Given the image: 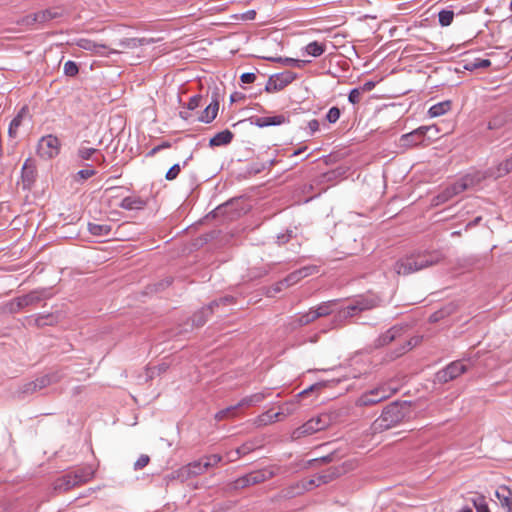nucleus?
I'll return each mask as SVG.
<instances>
[{
	"mask_svg": "<svg viewBox=\"0 0 512 512\" xmlns=\"http://www.w3.org/2000/svg\"><path fill=\"white\" fill-rule=\"evenodd\" d=\"M96 174L94 169H82L79 170L75 176V180H86Z\"/></svg>",
	"mask_w": 512,
	"mask_h": 512,
	"instance_id": "3c124183",
	"label": "nucleus"
},
{
	"mask_svg": "<svg viewBox=\"0 0 512 512\" xmlns=\"http://www.w3.org/2000/svg\"><path fill=\"white\" fill-rule=\"evenodd\" d=\"M218 306V301H212L208 306L196 311L191 317L192 325L198 328L202 327L212 315L214 308Z\"/></svg>",
	"mask_w": 512,
	"mask_h": 512,
	"instance_id": "4468645a",
	"label": "nucleus"
},
{
	"mask_svg": "<svg viewBox=\"0 0 512 512\" xmlns=\"http://www.w3.org/2000/svg\"><path fill=\"white\" fill-rule=\"evenodd\" d=\"M55 321V317L52 314L42 315L39 314L34 319V325L36 327H43L45 325H52Z\"/></svg>",
	"mask_w": 512,
	"mask_h": 512,
	"instance_id": "ea45409f",
	"label": "nucleus"
},
{
	"mask_svg": "<svg viewBox=\"0 0 512 512\" xmlns=\"http://www.w3.org/2000/svg\"><path fill=\"white\" fill-rule=\"evenodd\" d=\"M149 461H150V458L148 455H146V454L140 455V457L134 463V469L135 470L143 469L144 467H146L148 465Z\"/></svg>",
	"mask_w": 512,
	"mask_h": 512,
	"instance_id": "864d4df0",
	"label": "nucleus"
},
{
	"mask_svg": "<svg viewBox=\"0 0 512 512\" xmlns=\"http://www.w3.org/2000/svg\"><path fill=\"white\" fill-rule=\"evenodd\" d=\"M172 282H173L172 277L164 278L163 280H161L155 284V291L164 290L165 288L169 287L172 284Z\"/></svg>",
	"mask_w": 512,
	"mask_h": 512,
	"instance_id": "bf43d9fd",
	"label": "nucleus"
},
{
	"mask_svg": "<svg viewBox=\"0 0 512 512\" xmlns=\"http://www.w3.org/2000/svg\"><path fill=\"white\" fill-rule=\"evenodd\" d=\"M378 301L374 298H360L354 304L348 305L340 313L344 318L352 317L358 312L370 310L377 307Z\"/></svg>",
	"mask_w": 512,
	"mask_h": 512,
	"instance_id": "9d476101",
	"label": "nucleus"
},
{
	"mask_svg": "<svg viewBox=\"0 0 512 512\" xmlns=\"http://www.w3.org/2000/svg\"><path fill=\"white\" fill-rule=\"evenodd\" d=\"M254 450V445L252 443H244L240 447L235 450L236 457L239 458L243 455H246Z\"/></svg>",
	"mask_w": 512,
	"mask_h": 512,
	"instance_id": "de8ad7c7",
	"label": "nucleus"
},
{
	"mask_svg": "<svg viewBox=\"0 0 512 512\" xmlns=\"http://www.w3.org/2000/svg\"><path fill=\"white\" fill-rule=\"evenodd\" d=\"M51 297V293L48 289L33 290L25 295L19 296V300L22 304L23 309L30 306H36L43 300Z\"/></svg>",
	"mask_w": 512,
	"mask_h": 512,
	"instance_id": "9b49d317",
	"label": "nucleus"
},
{
	"mask_svg": "<svg viewBox=\"0 0 512 512\" xmlns=\"http://www.w3.org/2000/svg\"><path fill=\"white\" fill-rule=\"evenodd\" d=\"M335 305V301H327L321 303L317 308L313 309L315 315L318 318L328 316L333 312L332 307Z\"/></svg>",
	"mask_w": 512,
	"mask_h": 512,
	"instance_id": "2f4dec72",
	"label": "nucleus"
},
{
	"mask_svg": "<svg viewBox=\"0 0 512 512\" xmlns=\"http://www.w3.org/2000/svg\"><path fill=\"white\" fill-rule=\"evenodd\" d=\"M340 470L337 468L329 469L326 472H323L321 474L317 475V481L318 483L316 486H319L321 484H326L330 481H332L334 478L338 477L340 475Z\"/></svg>",
	"mask_w": 512,
	"mask_h": 512,
	"instance_id": "7c9ffc66",
	"label": "nucleus"
},
{
	"mask_svg": "<svg viewBox=\"0 0 512 512\" xmlns=\"http://www.w3.org/2000/svg\"><path fill=\"white\" fill-rule=\"evenodd\" d=\"M60 380V376L56 373L43 375L34 380L37 390H41L52 383L58 382Z\"/></svg>",
	"mask_w": 512,
	"mask_h": 512,
	"instance_id": "c756f323",
	"label": "nucleus"
},
{
	"mask_svg": "<svg viewBox=\"0 0 512 512\" xmlns=\"http://www.w3.org/2000/svg\"><path fill=\"white\" fill-rule=\"evenodd\" d=\"M316 319L317 317L315 315V312L313 308H311L308 312L295 316L292 324L294 328L301 327L315 321Z\"/></svg>",
	"mask_w": 512,
	"mask_h": 512,
	"instance_id": "a878e982",
	"label": "nucleus"
},
{
	"mask_svg": "<svg viewBox=\"0 0 512 512\" xmlns=\"http://www.w3.org/2000/svg\"><path fill=\"white\" fill-rule=\"evenodd\" d=\"M143 44L142 39L137 38H125L117 44V48H108L107 49V55L108 54H118L123 52L124 50L128 49H135L138 46H141Z\"/></svg>",
	"mask_w": 512,
	"mask_h": 512,
	"instance_id": "a211bd4d",
	"label": "nucleus"
},
{
	"mask_svg": "<svg viewBox=\"0 0 512 512\" xmlns=\"http://www.w3.org/2000/svg\"><path fill=\"white\" fill-rule=\"evenodd\" d=\"M270 60L272 61H278V62H282L288 66H297V67H300V61L299 60H296V59H293V58H270Z\"/></svg>",
	"mask_w": 512,
	"mask_h": 512,
	"instance_id": "680f3d73",
	"label": "nucleus"
},
{
	"mask_svg": "<svg viewBox=\"0 0 512 512\" xmlns=\"http://www.w3.org/2000/svg\"><path fill=\"white\" fill-rule=\"evenodd\" d=\"M471 183V179L462 178L459 181L453 183L451 186L447 187L439 196L438 199L442 202L447 201L451 197L464 192Z\"/></svg>",
	"mask_w": 512,
	"mask_h": 512,
	"instance_id": "ddd939ff",
	"label": "nucleus"
},
{
	"mask_svg": "<svg viewBox=\"0 0 512 512\" xmlns=\"http://www.w3.org/2000/svg\"><path fill=\"white\" fill-rule=\"evenodd\" d=\"M238 409L239 408H238L237 404L233 405V406H230V407H227L225 409H222V410H220L219 412H217L215 414V419L217 421H221L223 419L234 417V416H236V411Z\"/></svg>",
	"mask_w": 512,
	"mask_h": 512,
	"instance_id": "e433bc0d",
	"label": "nucleus"
},
{
	"mask_svg": "<svg viewBox=\"0 0 512 512\" xmlns=\"http://www.w3.org/2000/svg\"><path fill=\"white\" fill-rule=\"evenodd\" d=\"M491 65V61L489 59H476L474 62L466 64L464 66L467 70H474L478 68H487Z\"/></svg>",
	"mask_w": 512,
	"mask_h": 512,
	"instance_id": "79ce46f5",
	"label": "nucleus"
},
{
	"mask_svg": "<svg viewBox=\"0 0 512 512\" xmlns=\"http://www.w3.org/2000/svg\"><path fill=\"white\" fill-rule=\"evenodd\" d=\"M219 110V101L214 99L201 113L199 117V121L204 123L212 122L218 113Z\"/></svg>",
	"mask_w": 512,
	"mask_h": 512,
	"instance_id": "5701e85b",
	"label": "nucleus"
},
{
	"mask_svg": "<svg viewBox=\"0 0 512 512\" xmlns=\"http://www.w3.org/2000/svg\"><path fill=\"white\" fill-rule=\"evenodd\" d=\"M430 129V126H421L410 133L402 135L400 139L401 145L404 147H412L421 144Z\"/></svg>",
	"mask_w": 512,
	"mask_h": 512,
	"instance_id": "f8f14e48",
	"label": "nucleus"
},
{
	"mask_svg": "<svg viewBox=\"0 0 512 512\" xmlns=\"http://www.w3.org/2000/svg\"><path fill=\"white\" fill-rule=\"evenodd\" d=\"M361 95H362V93H361L360 89L354 88L350 91L348 100L353 105L358 104L361 100Z\"/></svg>",
	"mask_w": 512,
	"mask_h": 512,
	"instance_id": "6e6d98bb",
	"label": "nucleus"
},
{
	"mask_svg": "<svg viewBox=\"0 0 512 512\" xmlns=\"http://www.w3.org/2000/svg\"><path fill=\"white\" fill-rule=\"evenodd\" d=\"M203 459L206 462V465L209 469L211 467L218 465V463L221 462L222 457L219 454H213V455L205 456Z\"/></svg>",
	"mask_w": 512,
	"mask_h": 512,
	"instance_id": "8fccbe9b",
	"label": "nucleus"
},
{
	"mask_svg": "<svg viewBox=\"0 0 512 512\" xmlns=\"http://www.w3.org/2000/svg\"><path fill=\"white\" fill-rule=\"evenodd\" d=\"M201 100H202L201 95H195V96L191 97L187 104L188 110H194L197 107H199Z\"/></svg>",
	"mask_w": 512,
	"mask_h": 512,
	"instance_id": "e2e57ef3",
	"label": "nucleus"
},
{
	"mask_svg": "<svg viewBox=\"0 0 512 512\" xmlns=\"http://www.w3.org/2000/svg\"><path fill=\"white\" fill-rule=\"evenodd\" d=\"M495 496L500 502L502 508L506 512H512V491L507 486H501L496 492Z\"/></svg>",
	"mask_w": 512,
	"mask_h": 512,
	"instance_id": "6ab92c4d",
	"label": "nucleus"
},
{
	"mask_svg": "<svg viewBox=\"0 0 512 512\" xmlns=\"http://www.w3.org/2000/svg\"><path fill=\"white\" fill-rule=\"evenodd\" d=\"M233 137V133L230 130L225 129L221 132H218L215 136H213L209 141V145L211 147L228 145L231 143Z\"/></svg>",
	"mask_w": 512,
	"mask_h": 512,
	"instance_id": "4be33fe9",
	"label": "nucleus"
},
{
	"mask_svg": "<svg viewBox=\"0 0 512 512\" xmlns=\"http://www.w3.org/2000/svg\"><path fill=\"white\" fill-rule=\"evenodd\" d=\"M94 476L91 466H84L70 471L54 481V490L63 493L74 487L89 482Z\"/></svg>",
	"mask_w": 512,
	"mask_h": 512,
	"instance_id": "20e7f679",
	"label": "nucleus"
},
{
	"mask_svg": "<svg viewBox=\"0 0 512 512\" xmlns=\"http://www.w3.org/2000/svg\"><path fill=\"white\" fill-rule=\"evenodd\" d=\"M35 23H38V20H36V13L24 16L21 20L18 21V24L23 26H32Z\"/></svg>",
	"mask_w": 512,
	"mask_h": 512,
	"instance_id": "4d7b16f0",
	"label": "nucleus"
},
{
	"mask_svg": "<svg viewBox=\"0 0 512 512\" xmlns=\"http://www.w3.org/2000/svg\"><path fill=\"white\" fill-rule=\"evenodd\" d=\"M240 79L242 83L250 84L256 80V75L254 73H243Z\"/></svg>",
	"mask_w": 512,
	"mask_h": 512,
	"instance_id": "69168bd1",
	"label": "nucleus"
},
{
	"mask_svg": "<svg viewBox=\"0 0 512 512\" xmlns=\"http://www.w3.org/2000/svg\"><path fill=\"white\" fill-rule=\"evenodd\" d=\"M88 231L98 237L108 236L111 232V226L108 224L88 223Z\"/></svg>",
	"mask_w": 512,
	"mask_h": 512,
	"instance_id": "c85d7f7f",
	"label": "nucleus"
},
{
	"mask_svg": "<svg viewBox=\"0 0 512 512\" xmlns=\"http://www.w3.org/2000/svg\"><path fill=\"white\" fill-rule=\"evenodd\" d=\"M512 171V156L499 163L496 168V177H503Z\"/></svg>",
	"mask_w": 512,
	"mask_h": 512,
	"instance_id": "72a5a7b5",
	"label": "nucleus"
},
{
	"mask_svg": "<svg viewBox=\"0 0 512 512\" xmlns=\"http://www.w3.org/2000/svg\"><path fill=\"white\" fill-rule=\"evenodd\" d=\"M439 23L441 26H449L454 18V12L451 10H441L438 14Z\"/></svg>",
	"mask_w": 512,
	"mask_h": 512,
	"instance_id": "a19ab883",
	"label": "nucleus"
},
{
	"mask_svg": "<svg viewBox=\"0 0 512 512\" xmlns=\"http://www.w3.org/2000/svg\"><path fill=\"white\" fill-rule=\"evenodd\" d=\"M298 271H299V273H301L302 277L305 278L309 275L317 273L318 268H317V266L310 265V266L302 267V268L298 269Z\"/></svg>",
	"mask_w": 512,
	"mask_h": 512,
	"instance_id": "13d9d810",
	"label": "nucleus"
},
{
	"mask_svg": "<svg viewBox=\"0 0 512 512\" xmlns=\"http://www.w3.org/2000/svg\"><path fill=\"white\" fill-rule=\"evenodd\" d=\"M288 122V118L283 115H275V116H263V117H257L255 119V124L258 127H268V126H276L281 125Z\"/></svg>",
	"mask_w": 512,
	"mask_h": 512,
	"instance_id": "aec40b11",
	"label": "nucleus"
},
{
	"mask_svg": "<svg viewBox=\"0 0 512 512\" xmlns=\"http://www.w3.org/2000/svg\"><path fill=\"white\" fill-rule=\"evenodd\" d=\"M181 171V166L179 164H174L166 173L165 178L168 181L175 180Z\"/></svg>",
	"mask_w": 512,
	"mask_h": 512,
	"instance_id": "09e8293b",
	"label": "nucleus"
},
{
	"mask_svg": "<svg viewBox=\"0 0 512 512\" xmlns=\"http://www.w3.org/2000/svg\"><path fill=\"white\" fill-rule=\"evenodd\" d=\"M184 469L188 476H198L205 473L208 470V467L204 459H201L189 463Z\"/></svg>",
	"mask_w": 512,
	"mask_h": 512,
	"instance_id": "b1692460",
	"label": "nucleus"
},
{
	"mask_svg": "<svg viewBox=\"0 0 512 512\" xmlns=\"http://www.w3.org/2000/svg\"><path fill=\"white\" fill-rule=\"evenodd\" d=\"M450 109L451 101L445 100L431 106L428 110V114L430 117H439L447 113Z\"/></svg>",
	"mask_w": 512,
	"mask_h": 512,
	"instance_id": "393cba45",
	"label": "nucleus"
},
{
	"mask_svg": "<svg viewBox=\"0 0 512 512\" xmlns=\"http://www.w3.org/2000/svg\"><path fill=\"white\" fill-rule=\"evenodd\" d=\"M442 260L438 252H424L405 256L394 264V271L398 275H409L429 266L435 265Z\"/></svg>",
	"mask_w": 512,
	"mask_h": 512,
	"instance_id": "7ed1b4c3",
	"label": "nucleus"
},
{
	"mask_svg": "<svg viewBox=\"0 0 512 512\" xmlns=\"http://www.w3.org/2000/svg\"><path fill=\"white\" fill-rule=\"evenodd\" d=\"M295 79L296 73L292 71H284L281 73L274 74L269 77L265 86V91L268 93L281 91L290 83H292Z\"/></svg>",
	"mask_w": 512,
	"mask_h": 512,
	"instance_id": "0eeeda50",
	"label": "nucleus"
},
{
	"mask_svg": "<svg viewBox=\"0 0 512 512\" xmlns=\"http://www.w3.org/2000/svg\"><path fill=\"white\" fill-rule=\"evenodd\" d=\"M212 217L213 218H220L223 217L227 220H233L235 217V213H232L231 211V204L225 203L223 205L218 206L216 209L212 211Z\"/></svg>",
	"mask_w": 512,
	"mask_h": 512,
	"instance_id": "cd10ccee",
	"label": "nucleus"
},
{
	"mask_svg": "<svg viewBox=\"0 0 512 512\" xmlns=\"http://www.w3.org/2000/svg\"><path fill=\"white\" fill-rule=\"evenodd\" d=\"M398 391L391 383L381 384L363 393L356 401L357 406H372L393 396Z\"/></svg>",
	"mask_w": 512,
	"mask_h": 512,
	"instance_id": "423d86ee",
	"label": "nucleus"
},
{
	"mask_svg": "<svg viewBox=\"0 0 512 512\" xmlns=\"http://www.w3.org/2000/svg\"><path fill=\"white\" fill-rule=\"evenodd\" d=\"M59 16H60V13L53 11L51 9H46V10L36 12V20H38V23H45V22L55 19Z\"/></svg>",
	"mask_w": 512,
	"mask_h": 512,
	"instance_id": "f704fd0d",
	"label": "nucleus"
},
{
	"mask_svg": "<svg viewBox=\"0 0 512 512\" xmlns=\"http://www.w3.org/2000/svg\"><path fill=\"white\" fill-rule=\"evenodd\" d=\"M412 404L409 401H393L383 408L381 415L374 421L375 431H385L412 419Z\"/></svg>",
	"mask_w": 512,
	"mask_h": 512,
	"instance_id": "f257e3e1",
	"label": "nucleus"
},
{
	"mask_svg": "<svg viewBox=\"0 0 512 512\" xmlns=\"http://www.w3.org/2000/svg\"><path fill=\"white\" fill-rule=\"evenodd\" d=\"M77 46L81 49L91 51L99 56H106L108 47L105 44L96 43L90 39H79L77 41Z\"/></svg>",
	"mask_w": 512,
	"mask_h": 512,
	"instance_id": "dca6fc26",
	"label": "nucleus"
},
{
	"mask_svg": "<svg viewBox=\"0 0 512 512\" xmlns=\"http://www.w3.org/2000/svg\"><path fill=\"white\" fill-rule=\"evenodd\" d=\"M265 398L266 394L263 392L254 393L252 395L244 397L241 401L237 403V406L238 408L254 406L262 402Z\"/></svg>",
	"mask_w": 512,
	"mask_h": 512,
	"instance_id": "bb28decb",
	"label": "nucleus"
},
{
	"mask_svg": "<svg viewBox=\"0 0 512 512\" xmlns=\"http://www.w3.org/2000/svg\"><path fill=\"white\" fill-rule=\"evenodd\" d=\"M316 432H319V427L316 426V422L313 421L311 418L307 422H305L302 426L296 428L292 434L291 438L292 440H298L301 437L312 435Z\"/></svg>",
	"mask_w": 512,
	"mask_h": 512,
	"instance_id": "f3484780",
	"label": "nucleus"
},
{
	"mask_svg": "<svg viewBox=\"0 0 512 512\" xmlns=\"http://www.w3.org/2000/svg\"><path fill=\"white\" fill-rule=\"evenodd\" d=\"M60 152V141L54 135H47L40 139L38 143V154L42 158L52 159Z\"/></svg>",
	"mask_w": 512,
	"mask_h": 512,
	"instance_id": "1a4fd4ad",
	"label": "nucleus"
},
{
	"mask_svg": "<svg viewBox=\"0 0 512 512\" xmlns=\"http://www.w3.org/2000/svg\"><path fill=\"white\" fill-rule=\"evenodd\" d=\"M376 86V83L374 81H367L362 86L358 87L360 89L361 93L369 92L373 90Z\"/></svg>",
	"mask_w": 512,
	"mask_h": 512,
	"instance_id": "338daca9",
	"label": "nucleus"
},
{
	"mask_svg": "<svg viewBox=\"0 0 512 512\" xmlns=\"http://www.w3.org/2000/svg\"><path fill=\"white\" fill-rule=\"evenodd\" d=\"M79 158L82 160L90 159L94 154H97V149L88 148V147H80L77 152Z\"/></svg>",
	"mask_w": 512,
	"mask_h": 512,
	"instance_id": "a18cd8bd",
	"label": "nucleus"
},
{
	"mask_svg": "<svg viewBox=\"0 0 512 512\" xmlns=\"http://www.w3.org/2000/svg\"><path fill=\"white\" fill-rule=\"evenodd\" d=\"M474 506H475L477 512H490L488 505L486 504L484 498L475 500Z\"/></svg>",
	"mask_w": 512,
	"mask_h": 512,
	"instance_id": "052dcab7",
	"label": "nucleus"
},
{
	"mask_svg": "<svg viewBox=\"0 0 512 512\" xmlns=\"http://www.w3.org/2000/svg\"><path fill=\"white\" fill-rule=\"evenodd\" d=\"M340 109L338 107H332L329 109L327 115H326V119L330 122V123H335L339 117H340Z\"/></svg>",
	"mask_w": 512,
	"mask_h": 512,
	"instance_id": "603ef678",
	"label": "nucleus"
},
{
	"mask_svg": "<svg viewBox=\"0 0 512 512\" xmlns=\"http://www.w3.org/2000/svg\"><path fill=\"white\" fill-rule=\"evenodd\" d=\"M27 114V108L26 107H23L21 108V110L18 112V114L12 119V121L10 122V125H11V128L12 130L13 129H17L21 126L22 124V120H23V117Z\"/></svg>",
	"mask_w": 512,
	"mask_h": 512,
	"instance_id": "c03bdc74",
	"label": "nucleus"
},
{
	"mask_svg": "<svg viewBox=\"0 0 512 512\" xmlns=\"http://www.w3.org/2000/svg\"><path fill=\"white\" fill-rule=\"evenodd\" d=\"M467 371V366L461 361L457 360L451 362L445 368L441 369L436 373V380L438 383L445 384L452 380H455L460 375Z\"/></svg>",
	"mask_w": 512,
	"mask_h": 512,
	"instance_id": "6e6552de",
	"label": "nucleus"
},
{
	"mask_svg": "<svg viewBox=\"0 0 512 512\" xmlns=\"http://www.w3.org/2000/svg\"><path fill=\"white\" fill-rule=\"evenodd\" d=\"M449 313H450V309H448V308L441 309V310L436 311L435 313H433L430 316V320L432 322H436V321L440 320L441 318H443L445 315H447Z\"/></svg>",
	"mask_w": 512,
	"mask_h": 512,
	"instance_id": "0e129e2a",
	"label": "nucleus"
},
{
	"mask_svg": "<svg viewBox=\"0 0 512 512\" xmlns=\"http://www.w3.org/2000/svg\"><path fill=\"white\" fill-rule=\"evenodd\" d=\"M312 419L316 422V426L319 427V431L326 429L330 424V419L327 415H320Z\"/></svg>",
	"mask_w": 512,
	"mask_h": 512,
	"instance_id": "49530a36",
	"label": "nucleus"
},
{
	"mask_svg": "<svg viewBox=\"0 0 512 512\" xmlns=\"http://www.w3.org/2000/svg\"><path fill=\"white\" fill-rule=\"evenodd\" d=\"M325 48V44L313 41L306 46V52L313 57H319L325 52Z\"/></svg>",
	"mask_w": 512,
	"mask_h": 512,
	"instance_id": "473e14b6",
	"label": "nucleus"
},
{
	"mask_svg": "<svg viewBox=\"0 0 512 512\" xmlns=\"http://www.w3.org/2000/svg\"><path fill=\"white\" fill-rule=\"evenodd\" d=\"M290 413H291V410L288 407H286V408L282 407L281 411H279V412L271 413L269 411L266 414L262 415L261 421H266L264 419V417H267L269 419V422H274V421L280 420L281 419L280 416L285 417L286 415H288Z\"/></svg>",
	"mask_w": 512,
	"mask_h": 512,
	"instance_id": "58836bf2",
	"label": "nucleus"
},
{
	"mask_svg": "<svg viewBox=\"0 0 512 512\" xmlns=\"http://www.w3.org/2000/svg\"><path fill=\"white\" fill-rule=\"evenodd\" d=\"M405 332L406 326L394 325L384 333L380 334L374 340L373 346L378 349L385 347L392 342H397L399 347L389 352L386 356L388 361H393L404 355L413 347L412 341L403 337Z\"/></svg>",
	"mask_w": 512,
	"mask_h": 512,
	"instance_id": "f03ea898",
	"label": "nucleus"
},
{
	"mask_svg": "<svg viewBox=\"0 0 512 512\" xmlns=\"http://www.w3.org/2000/svg\"><path fill=\"white\" fill-rule=\"evenodd\" d=\"M146 206V201L138 196H128L122 199L119 207L125 210H139Z\"/></svg>",
	"mask_w": 512,
	"mask_h": 512,
	"instance_id": "412c9836",
	"label": "nucleus"
},
{
	"mask_svg": "<svg viewBox=\"0 0 512 512\" xmlns=\"http://www.w3.org/2000/svg\"><path fill=\"white\" fill-rule=\"evenodd\" d=\"M276 474L277 470L274 467L255 470L228 483L227 488L229 490L245 489L247 487L263 483L276 476Z\"/></svg>",
	"mask_w": 512,
	"mask_h": 512,
	"instance_id": "39448f33",
	"label": "nucleus"
},
{
	"mask_svg": "<svg viewBox=\"0 0 512 512\" xmlns=\"http://www.w3.org/2000/svg\"><path fill=\"white\" fill-rule=\"evenodd\" d=\"M301 279H303L301 273H299L298 270H295L282 279L281 284H285V287H290L298 283Z\"/></svg>",
	"mask_w": 512,
	"mask_h": 512,
	"instance_id": "4c0bfd02",
	"label": "nucleus"
},
{
	"mask_svg": "<svg viewBox=\"0 0 512 512\" xmlns=\"http://www.w3.org/2000/svg\"><path fill=\"white\" fill-rule=\"evenodd\" d=\"M36 175L37 170L34 161L31 158L26 159L21 171L23 186L30 188L36 180Z\"/></svg>",
	"mask_w": 512,
	"mask_h": 512,
	"instance_id": "2eb2a0df",
	"label": "nucleus"
},
{
	"mask_svg": "<svg viewBox=\"0 0 512 512\" xmlns=\"http://www.w3.org/2000/svg\"><path fill=\"white\" fill-rule=\"evenodd\" d=\"M64 74L69 77H74L78 74L79 68L78 65L74 61H67L64 64Z\"/></svg>",
	"mask_w": 512,
	"mask_h": 512,
	"instance_id": "37998d69",
	"label": "nucleus"
},
{
	"mask_svg": "<svg viewBox=\"0 0 512 512\" xmlns=\"http://www.w3.org/2000/svg\"><path fill=\"white\" fill-rule=\"evenodd\" d=\"M284 288H286L285 284H281V281H279L270 288L269 294L272 296L278 292H281Z\"/></svg>",
	"mask_w": 512,
	"mask_h": 512,
	"instance_id": "774afa93",
	"label": "nucleus"
},
{
	"mask_svg": "<svg viewBox=\"0 0 512 512\" xmlns=\"http://www.w3.org/2000/svg\"><path fill=\"white\" fill-rule=\"evenodd\" d=\"M4 312L15 314L23 310L22 304L19 300V297H16L9 302H7L3 307Z\"/></svg>",
	"mask_w": 512,
	"mask_h": 512,
	"instance_id": "c9c22d12",
	"label": "nucleus"
},
{
	"mask_svg": "<svg viewBox=\"0 0 512 512\" xmlns=\"http://www.w3.org/2000/svg\"><path fill=\"white\" fill-rule=\"evenodd\" d=\"M36 391H38V390L36 388V385H35L34 381H30V382L25 383L23 386H21V388L19 390V392L21 394H33Z\"/></svg>",
	"mask_w": 512,
	"mask_h": 512,
	"instance_id": "5fc2aeb1",
	"label": "nucleus"
}]
</instances>
